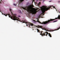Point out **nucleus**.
Wrapping results in <instances>:
<instances>
[{
	"label": "nucleus",
	"mask_w": 60,
	"mask_h": 60,
	"mask_svg": "<svg viewBox=\"0 0 60 60\" xmlns=\"http://www.w3.org/2000/svg\"><path fill=\"white\" fill-rule=\"evenodd\" d=\"M60 27L59 28H58L57 30H59V29H60Z\"/></svg>",
	"instance_id": "15"
},
{
	"label": "nucleus",
	"mask_w": 60,
	"mask_h": 60,
	"mask_svg": "<svg viewBox=\"0 0 60 60\" xmlns=\"http://www.w3.org/2000/svg\"><path fill=\"white\" fill-rule=\"evenodd\" d=\"M37 27H38V28H41L42 26H40L39 25H38L37 26Z\"/></svg>",
	"instance_id": "8"
},
{
	"label": "nucleus",
	"mask_w": 60,
	"mask_h": 60,
	"mask_svg": "<svg viewBox=\"0 0 60 60\" xmlns=\"http://www.w3.org/2000/svg\"><path fill=\"white\" fill-rule=\"evenodd\" d=\"M26 20H22V23H26V24H28V26L29 27H30V26H33V24H32L30 23V22H27Z\"/></svg>",
	"instance_id": "6"
},
{
	"label": "nucleus",
	"mask_w": 60,
	"mask_h": 60,
	"mask_svg": "<svg viewBox=\"0 0 60 60\" xmlns=\"http://www.w3.org/2000/svg\"><path fill=\"white\" fill-rule=\"evenodd\" d=\"M26 26H28V25L27 24H26Z\"/></svg>",
	"instance_id": "17"
},
{
	"label": "nucleus",
	"mask_w": 60,
	"mask_h": 60,
	"mask_svg": "<svg viewBox=\"0 0 60 60\" xmlns=\"http://www.w3.org/2000/svg\"><path fill=\"white\" fill-rule=\"evenodd\" d=\"M14 5H15V6H16V5H17V4H14Z\"/></svg>",
	"instance_id": "11"
},
{
	"label": "nucleus",
	"mask_w": 60,
	"mask_h": 60,
	"mask_svg": "<svg viewBox=\"0 0 60 60\" xmlns=\"http://www.w3.org/2000/svg\"><path fill=\"white\" fill-rule=\"evenodd\" d=\"M1 0V1H2V0Z\"/></svg>",
	"instance_id": "21"
},
{
	"label": "nucleus",
	"mask_w": 60,
	"mask_h": 60,
	"mask_svg": "<svg viewBox=\"0 0 60 60\" xmlns=\"http://www.w3.org/2000/svg\"><path fill=\"white\" fill-rule=\"evenodd\" d=\"M41 4V3L39 2V3L38 4V5H40Z\"/></svg>",
	"instance_id": "10"
},
{
	"label": "nucleus",
	"mask_w": 60,
	"mask_h": 60,
	"mask_svg": "<svg viewBox=\"0 0 60 60\" xmlns=\"http://www.w3.org/2000/svg\"><path fill=\"white\" fill-rule=\"evenodd\" d=\"M1 13H2V12H1Z\"/></svg>",
	"instance_id": "22"
},
{
	"label": "nucleus",
	"mask_w": 60,
	"mask_h": 60,
	"mask_svg": "<svg viewBox=\"0 0 60 60\" xmlns=\"http://www.w3.org/2000/svg\"><path fill=\"white\" fill-rule=\"evenodd\" d=\"M34 7V6H33V5H30L26 6L25 8L22 7V8L24 10H26L29 12H30L32 13L33 14H34L36 13L35 11H33L34 10V8L32 7Z\"/></svg>",
	"instance_id": "2"
},
{
	"label": "nucleus",
	"mask_w": 60,
	"mask_h": 60,
	"mask_svg": "<svg viewBox=\"0 0 60 60\" xmlns=\"http://www.w3.org/2000/svg\"><path fill=\"white\" fill-rule=\"evenodd\" d=\"M54 31V30H52V31Z\"/></svg>",
	"instance_id": "19"
},
{
	"label": "nucleus",
	"mask_w": 60,
	"mask_h": 60,
	"mask_svg": "<svg viewBox=\"0 0 60 60\" xmlns=\"http://www.w3.org/2000/svg\"><path fill=\"white\" fill-rule=\"evenodd\" d=\"M42 32V31L41 32L40 34L41 35H46V36H47V35L48 34L49 35L50 37H52L50 33H48V32L47 31L45 32L44 33H43Z\"/></svg>",
	"instance_id": "5"
},
{
	"label": "nucleus",
	"mask_w": 60,
	"mask_h": 60,
	"mask_svg": "<svg viewBox=\"0 0 60 60\" xmlns=\"http://www.w3.org/2000/svg\"><path fill=\"white\" fill-rule=\"evenodd\" d=\"M37 31H38L37 32H40V30H39L37 29Z\"/></svg>",
	"instance_id": "9"
},
{
	"label": "nucleus",
	"mask_w": 60,
	"mask_h": 60,
	"mask_svg": "<svg viewBox=\"0 0 60 60\" xmlns=\"http://www.w3.org/2000/svg\"><path fill=\"white\" fill-rule=\"evenodd\" d=\"M24 1V0H19V4H20V3H21V2H22V1Z\"/></svg>",
	"instance_id": "7"
},
{
	"label": "nucleus",
	"mask_w": 60,
	"mask_h": 60,
	"mask_svg": "<svg viewBox=\"0 0 60 60\" xmlns=\"http://www.w3.org/2000/svg\"><path fill=\"white\" fill-rule=\"evenodd\" d=\"M44 30H46L47 29H46L45 28H44Z\"/></svg>",
	"instance_id": "12"
},
{
	"label": "nucleus",
	"mask_w": 60,
	"mask_h": 60,
	"mask_svg": "<svg viewBox=\"0 0 60 60\" xmlns=\"http://www.w3.org/2000/svg\"><path fill=\"white\" fill-rule=\"evenodd\" d=\"M18 17H20V16L19 15H18Z\"/></svg>",
	"instance_id": "14"
},
{
	"label": "nucleus",
	"mask_w": 60,
	"mask_h": 60,
	"mask_svg": "<svg viewBox=\"0 0 60 60\" xmlns=\"http://www.w3.org/2000/svg\"><path fill=\"white\" fill-rule=\"evenodd\" d=\"M9 10L11 12L12 15V16L9 14H7L6 15H5L2 13V14L4 15L6 17L7 15H8L9 16V18H11V19H12L13 20H16L18 21H19L20 20L19 18L16 17L17 15L16 14H14L12 12V9L11 8H10Z\"/></svg>",
	"instance_id": "1"
},
{
	"label": "nucleus",
	"mask_w": 60,
	"mask_h": 60,
	"mask_svg": "<svg viewBox=\"0 0 60 60\" xmlns=\"http://www.w3.org/2000/svg\"><path fill=\"white\" fill-rule=\"evenodd\" d=\"M51 8H54L55 9H56V8H55V7L53 6H50L49 7H45V6H43L41 7V10L42 12V14H44L45 12V11H47L48 10H49L50 8H51V9H52Z\"/></svg>",
	"instance_id": "3"
},
{
	"label": "nucleus",
	"mask_w": 60,
	"mask_h": 60,
	"mask_svg": "<svg viewBox=\"0 0 60 60\" xmlns=\"http://www.w3.org/2000/svg\"><path fill=\"white\" fill-rule=\"evenodd\" d=\"M0 3L1 4V2L0 1Z\"/></svg>",
	"instance_id": "18"
},
{
	"label": "nucleus",
	"mask_w": 60,
	"mask_h": 60,
	"mask_svg": "<svg viewBox=\"0 0 60 60\" xmlns=\"http://www.w3.org/2000/svg\"><path fill=\"white\" fill-rule=\"evenodd\" d=\"M33 1H34V0H33Z\"/></svg>",
	"instance_id": "20"
},
{
	"label": "nucleus",
	"mask_w": 60,
	"mask_h": 60,
	"mask_svg": "<svg viewBox=\"0 0 60 60\" xmlns=\"http://www.w3.org/2000/svg\"><path fill=\"white\" fill-rule=\"evenodd\" d=\"M43 2H44V1H45V0H43Z\"/></svg>",
	"instance_id": "16"
},
{
	"label": "nucleus",
	"mask_w": 60,
	"mask_h": 60,
	"mask_svg": "<svg viewBox=\"0 0 60 60\" xmlns=\"http://www.w3.org/2000/svg\"><path fill=\"white\" fill-rule=\"evenodd\" d=\"M56 21H57V20L53 22H56Z\"/></svg>",
	"instance_id": "13"
},
{
	"label": "nucleus",
	"mask_w": 60,
	"mask_h": 60,
	"mask_svg": "<svg viewBox=\"0 0 60 60\" xmlns=\"http://www.w3.org/2000/svg\"><path fill=\"white\" fill-rule=\"evenodd\" d=\"M58 18V19H60V16H59L58 18H56L55 19H50L49 20H48V21H46L45 22H43L42 23H41V22H40V21H39L38 20L37 21L39 23H40V24H49V23H51V21H52L54 20H55V19H57Z\"/></svg>",
	"instance_id": "4"
},
{
	"label": "nucleus",
	"mask_w": 60,
	"mask_h": 60,
	"mask_svg": "<svg viewBox=\"0 0 60 60\" xmlns=\"http://www.w3.org/2000/svg\"><path fill=\"white\" fill-rule=\"evenodd\" d=\"M58 2H59V1H58Z\"/></svg>",
	"instance_id": "23"
}]
</instances>
